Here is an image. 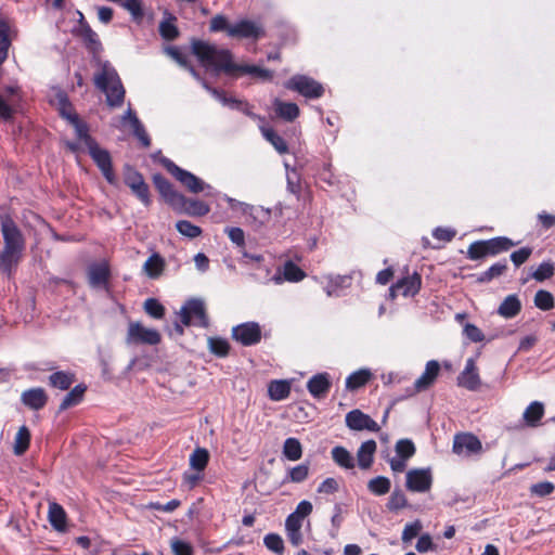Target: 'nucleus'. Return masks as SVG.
<instances>
[{
  "instance_id": "f257e3e1",
  "label": "nucleus",
  "mask_w": 555,
  "mask_h": 555,
  "mask_svg": "<svg viewBox=\"0 0 555 555\" xmlns=\"http://www.w3.org/2000/svg\"><path fill=\"white\" fill-rule=\"evenodd\" d=\"M192 53L204 67L211 69L216 74L221 72L227 75L241 73L248 74L262 81H271L273 79L272 70L261 68L257 65L235 64L230 50L218 49L216 46L199 39L192 41Z\"/></svg>"
},
{
  "instance_id": "f03ea898",
  "label": "nucleus",
  "mask_w": 555,
  "mask_h": 555,
  "mask_svg": "<svg viewBox=\"0 0 555 555\" xmlns=\"http://www.w3.org/2000/svg\"><path fill=\"white\" fill-rule=\"evenodd\" d=\"M94 83L106 94V103L111 107H120L125 101V88L117 70L109 62L102 63L101 73L95 75Z\"/></svg>"
},
{
  "instance_id": "7ed1b4c3",
  "label": "nucleus",
  "mask_w": 555,
  "mask_h": 555,
  "mask_svg": "<svg viewBox=\"0 0 555 555\" xmlns=\"http://www.w3.org/2000/svg\"><path fill=\"white\" fill-rule=\"evenodd\" d=\"M518 244L519 242H515L507 236H495L490 240L475 241L468 246L466 256L474 261L481 260L486 257H495L502 253H506Z\"/></svg>"
},
{
  "instance_id": "20e7f679",
  "label": "nucleus",
  "mask_w": 555,
  "mask_h": 555,
  "mask_svg": "<svg viewBox=\"0 0 555 555\" xmlns=\"http://www.w3.org/2000/svg\"><path fill=\"white\" fill-rule=\"evenodd\" d=\"M159 164L191 193L198 194L207 191V194H210L211 185L205 183L192 172L179 167L170 158L162 156Z\"/></svg>"
},
{
  "instance_id": "39448f33",
  "label": "nucleus",
  "mask_w": 555,
  "mask_h": 555,
  "mask_svg": "<svg viewBox=\"0 0 555 555\" xmlns=\"http://www.w3.org/2000/svg\"><path fill=\"white\" fill-rule=\"evenodd\" d=\"M180 321L183 325H195L203 328L209 326V318L206 312L205 302L201 298H190L179 311Z\"/></svg>"
},
{
  "instance_id": "423d86ee",
  "label": "nucleus",
  "mask_w": 555,
  "mask_h": 555,
  "mask_svg": "<svg viewBox=\"0 0 555 555\" xmlns=\"http://www.w3.org/2000/svg\"><path fill=\"white\" fill-rule=\"evenodd\" d=\"M284 87L287 90L295 91L310 100L320 99L324 94V87L322 83L307 75L297 74L292 76L287 81H285Z\"/></svg>"
},
{
  "instance_id": "0eeeda50",
  "label": "nucleus",
  "mask_w": 555,
  "mask_h": 555,
  "mask_svg": "<svg viewBox=\"0 0 555 555\" xmlns=\"http://www.w3.org/2000/svg\"><path fill=\"white\" fill-rule=\"evenodd\" d=\"M0 230L3 238V247L24 251L26 238L10 214L0 215Z\"/></svg>"
},
{
  "instance_id": "6e6552de",
  "label": "nucleus",
  "mask_w": 555,
  "mask_h": 555,
  "mask_svg": "<svg viewBox=\"0 0 555 555\" xmlns=\"http://www.w3.org/2000/svg\"><path fill=\"white\" fill-rule=\"evenodd\" d=\"M23 95L18 86H5L0 90V119L10 121L22 108Z\"/></svg>"
},
{
  "instance_id": "1a4fd4ad",
  "label": "nucleus",
  "mask_w": 555,
  "mask_h": 555,
  "mask_svg": "<svg viewBox=\"0 0 555 555\" xmlns=\"http://www.w3.org/2000/svg\"><path fill=\"white\" fill-rule=\"evenodd\" d=\"M162 336L157 330L146 328L140 322H130L126 344L128 345H158Z\"/></svg>"
},
{
  "instance_id": "9d476101",
  "label": "nucleus",
  "mask_w": 555,
  "mask_h": 555,
  "mask_svg": "<svg viewBox=\"0 0 555 555\" xmlns=\"http://www.w3.org/2000/svg\"><path fill=\"white\" fill-rule=\"evenodd\" d=\"M231 337L242 346L250 347L261 341L262 332L259 323L249 321L233 326Z\"/></svg>"
},
{
  "instance_id": "9b49d317",
  "label": "nucleus",
  "mask_w": 555,
  "mask_h": 555,
  "mask_svg": "<svg viewBox=\"0 0 555 555\" xmlns=\"http://www.w3.org/2000/svg\"><path fill=\"white\" fill-rule=\"evenodd\" d=\"M89 155L109 184H116L117 179L113 169L111 154L107 150L101 149L98 142L88 149Z\"/></svg>"
},
{
  "instance_id": "f8f14e48",
  "label": "nucleus",
  "mask_w": 555,
  "mask_h": 555,
  "mask_svg": "<svg viewBox=\"0 0 555 555\" xmlns=\"http://www.w3.org/2000/svg\"><path fill=\"white\" fill-rule=\"evenodd\" d=\"M433 485L431 469L413 468L406 473L405 488L411 492L424 493L430 490Z\"/></svg>"
},
{
  "instance_id": "ddd939ff",
  "label": "nucleus",
  "mask_w": 555,
  "mask_h": 555,
  "mask_svg": "<svg viewBox=\"0 0 555 555\" xmlns=\"http://www.w3.org/2000/svg\"><path fill=\"white\" fill-rule=\"evenodd\" d=\"M440 372V364L437 360H430L425 365V371L415 380L412 388L406 389L404 398L412 397L415 393L429 389L436 382Z\"/></svg>"
},
{
  "instance_id": "4468645a",
  "label": "nucleus",
  "mask_w": 555,
  "mask_h": 555,
  "mask_svg": "<svg viewBox=\"0 0 555 555\" xmlns=\"http://www.w3.org/2000/svg\"><path fill=\"white\" fill-rule=\"evenodd\" d=\"M264 35L266 31L262 26L250 20H241L229 28V37L237 39L258 40Z\"/></svg>"
},
{
  "instance_id": "2eb2a0df",
  "label": "nucleus",
  "mask_w": 555,
  "mask_h": 555,
  "mask_svg": "<svg viewBox=\"0 0 555 555\" xmlns=\"http://www.w3.org/2000/svg\"><path fill=\"white\" fill-rule=\"evenodd\" d=\"M152 181L155 189L158 191L163 199L170 206L173 207L179 203L184 202V195L178 192L172 183L165 178L162 173H154Z\"/></svg>"
},
{
  "instance_id": "dca6fc26",
  "label": "nucleus",
  "mask_w": 555,
  "mask_h": 555,
  "mask_svg": "<svg viewBox=\"0 0 555 555\" xmlns=\"http://www.w3.org/2000/svg\"><path fill=\"white\" fill-rule=\"evenodd\" d=\"M346 425L351 430H369L377 433L380 428L379 425L367 414L361 410L354 409L346 414Z\"/></svg>"
},
{
  "instance_id": "f3484780",
  "label": "nucleus",
  "mask_w": 555,
  "mask_h": 555,
  "mask_svg": "<svg viewBox=\"0 0 555 555\" xmlns=\"http://www.w3.org/2000/svg\"><path fill=\"white\" fill-rule=\"evenodd\" d=\"M452 449L456 454L472 455L480 452L482 444L477 436L470 433H462L454 436Z\"/></svg>"
},
{
  "instance_id": "a211bd4d",
  "label": "nucleus",
  "mask_w": 555,
  "mask_h": 555,
  "mask_svg": "<svg viewBox=\"0 0 555 555\" xmlns=\"http://www.w3.org/2000/svg\"><path fill=\"white\" fill-rule=\"evenodd\" d=\"M421 287L422 276L414 272L411 276L397 281L389 291L392 297H396L398 294H401L403 297H413L418 294Z\"/></svg>"
},
{
  "instance_id": "6ab92c4d",
  "label": "nucleus",
  "mask_w": 555,
  "mask_h": 555,
  "mask_svg": "<svg viewBox=\"0 0 555 555\" xmlns=\"http://www.w3.org/2000/svg\"><path fill=\"white\" fill-rule=\"evenodd\" d=\"M457 385L469 391H476L481 385V379L478 374L476 362L474 358L466 360L464 370L459 374Z\"/></svg>"
},
{
  "instance_id": "aec40b11",
  "label": "nucleus",
  "mask_w": 555,
  "mask_h": 555,
  "mask_svg": "<svg viewBox=\"0 0 555 555\" xmlns=\"http://www.w3.org/2000/svg\"><path fill=\"white\" fill-rule=\"evenodd\" d=\"M332 387L331 375L327 372L318 373L307 382L309 393L315 399H324Z\"/></svg>"
},
{
  "instance_id": "412c9836",
  "label": "nucleus",
  "mask_w": 555,
  "mask_h": 555,
  "mask_svg": "<svg viewBox=\"0 0 555 555\" xmlns=\"http://www.w3.org/2000/svg\"><path fill=\"white\" fill-rule=\"evenodd\" d=\"M24 251L3 247L0 250V272L11 279L23 258Z\"/></svg>"
},
{
  "instance_id": "4be33fe9",
  "label": "nucleus",
  "mask_w": 555,
  "mask_h": 555,
  "mask_svg": "<svg viewBox=\"0 0 555 555\" xmlns=\"http://www.w3.org/2000/svg\"><path fill=\"white\" fill-rule=\"evenodd\" d=\"M111 270L107 263H92L88 268L89 285L93 288L107 287Z\"/></svg>"
},
{
  "instance_id": "5701e85b",
  "label": "nucleus",
  "mask_w": 555,
  "mask_h": 555,
  "mask_svg": "<svg viewBox=\"0 0 555 555\" xmlns=\"http://www.w3.org/2000/svg\"><path fill=\"white\" fill-rule=\"evenodd\" d=\"M21 402L34 411L43 409L48 402V395L41 387H35L22 392Z\"/></svg>"
},
{
  "instance_id": "b1692460",
  "label": "nucleus",
  "mask_w": 555,
  "mask_h": 555,
  "mask_svg": "<svg viewBox=\"0 0 555 555\" xmlns=\"http://www.w3.org/2000/svg\"><path fill=\"white\" fill-rule=\"evenodd\" d=\"M305 276L306 273L301 268H299L292 260H287L284 263L282 271L275 273L271 281H273L275 284H281L283 281L296 283L304 280Z\"/></svg>"
},
{
  "instance_id": "393cba45",
  "label": "nucleus",
  "mask_w": 555,
  "mask_h": 555,
  "mask_svg": "<svg viewBox=\"0 0 555 555\" xmlns=\"http://www.w3.org/2000/svg\"><path fill=\"white\" fill-rule=\"evenodd\" d=\"M172 209L192 217H203L210 211V207L203 201L186 198L185 196L184 202L177 204Z\"/></svg>"
},
{
  "instance_id": "a878e982",
  "label": "nucleus",
  "mask_w": 555,
  "mask_h": 555,
  "mask_svg": "<svg viewBox=\"0 0 555 555\" xmlns=\"http://www.w3.org/2000/svg\"><path fill=\"white\" fill-rule=\"evenodd\" d=\"M62 117L66 118L74 126L77 137L83 141L87 149L96 143L95 139L89 134L88 125L81 121L77 114H66L63 108Z\"/></svg>"
},
{
  "instance_id": "bb28decb",
  "label": "nucleus",
  "mask_w": 555,
  "mask_h": 555,
  "mask_svg": "<svg viewBox=\"0 0 555 555\" xmlns=\"http://www.w3.org/2000/svg\"><path fill=\"white\" fill-rule=\"evenodd\" d=\"M377 444L375 440L370 439L364 441L357 452L358 465L361 469H369L374 461Z\"/></svg>"
},
{
  "instance_id": "cd10ccee",
  "label": "nucleus",
  "mask_w": 555,
  "mask_h": 555,
  "mask_svg": "<svg viewBox=\"0 0 555 555\" xmlns=\"http://www.w3.org/2000/svg\"><path fill=\"white\" fill-rule=\"evenodd\" d=\"M87 391V386L85 384L76 385L69 392L65 395L62 402L59 405V412L66 411L67 409L79 404Z\"/></svg>"
},
{
  "instance_id": "c85d7f7f",
  "label": "nucleus",
  "mask_w": 555,
  "mask_h": 555,
  "mask_svg": "<svg viewBox=\"0 0 555 555\" xmlns=\"http://www.w3.org/2000/svg\"><path fill=\"white\" fill-rule=\"evenodd\" d=\"M507 260L502 259L492 266H490L486 271L481 272L476 278V282L479 284L490 283L492 280L503 275L507 271Z\"/></svg>"
},
{
  "instance_id": "c756f323",
  "label": "nucleus",
  "mask_w": 555,
  "mask_h": 555,
  "mask_svg": "<svg viewBox=\"0 0 555 555\" xmlns=\"http://www.w3.org/2000/svg\"><path fill=\"white\" fill-rule=\"evenodd\" d=\"M521 310V302L517 295H508L505 297V299L501 302L498 309V313L505 318V319H512L516 317Z\"/></svg>"
},
{
  "instance_id": "7c9ffc66",
  "label": "nucleus",
  "mask_w": 555,
  "mask_h": 555,
  "mask_svg": "<svg viewBox=\"0 0 555 555\" xmlns=\"http://www.w3.org/2000/svg\"><path fill=\"white\" fill-rule=\"evenodd\" d=\"M386 508L390 513H398L403 508H412V505L409 503L403 491L399 487H396L388 498Z\"/></svg>"
},
{
  "instance_id": "2f4dec72",
  "label": "nucleus",
  "mask_w": 555,
  "mask_h": 555,
  "mask_svg": "<svg viewBox=\"0 0 555 555\" xmlns=\"http://www.w3.org/2000/svg\"><path fill=\"white\" fill-rule=\"evenodd\" d=\"M48 517H49V521L51 524V526L57 530V531H65L66 530V513L64 511V508L53 502V503H50L49 504V514H48Z\"/></svg>"
},
{
  "instance_id": "473e14b6",
  "label": "nucleus",
  "mask_w": 555,
  "mask_h": 555,
  "mask_svg": "<svg viewBox=\"0 0 555 555\" xmlns=\"http://www.w3.org/2000/svg\"><path fill=\"white\" fill-rule=\"evenodd\" d=\"M268 393L271 400L282 401L291 393V384L285 379L271 380L268 386Z\"/></svg>"
},
{
  "instance_id": "72a5a7b5",
  "label": "nucleus",
  "mask_w": 555,
  "mask_h": 555,
  "mask_svg": "<svg viewBox=\"0 0 555 555\" xmlns=\"http://www.w3.org/2000/svg\"><path fill=\"white\" fill-rule=\"evenodd\" d=\"M80 36L88 49L96 52L101 49V42L98 34L90 27V25L83 21V16L80 18Z\"/></svg>"
},
{
  "instance_id": "f704fd0d",
  "label": "nucleus",
  "mask_w": 555,
  "mask_h": 555,
  "mask_svg": "<svg viewBox=\"0 0 555 555\" xmlns=\"http://www.w3.org/2000/svg\"><path fill=\"white\" fill-rule=\"evenodd\" d=\"M275 113L279 117L286 121H293L299 116V107L293 102L274 101Z\"/></svg>"
},
{
  "instance_id": "c9c22d12",
  "label": "nucleus",
  "mask_w": 555,
  "mask_h": 555,
  "mask_svg": "<svg viewBox=\"0 0 555 555\" xmlns=\"http://www.w3.org/2000/svg\"><path fill=\"white\" fill-rule=\"evenodd\" d=\"M75 382V374L66 371H57L49 376V385L60 390H68Z\"/></svg>"
},
{
  "instance_id": "e433bc0d",
  "label": "nucleus",
  "mask_w": 555,
  "mask_h": 555,
  "mask_svg": "<svg viewBox=\"0 0 555 555\" xmlns=\"http://www.w3.org/2000/svg\"><path fill=\"white\" fill-rule=\"evenodd\" d=\"M165 14L167 15V18L160 22L158 30L163 39L171 41L177 39L180 34L175 24L177 17L169 12H166Z\"/></svg>"
},
{
  "instance_id": "4c0bfd02",
  "label": "nucleus",
  "mask_w": 555,
  "mask_h": 555,
  "mask_svg": "<svg viewBox=\"0 0 555 555\" xmlns=\"http://www.w3.org/2000/svg\"><path fill=\"white\" fill-rule=\"evenodd\" d=\"M144 272L151 279H157L164 271L165 260L157 254H152L144 263Z\"/></svg>"
},
{
  "instance_id": "58836bf2",
  "label": "nucleus",
  "mask_w": 555,
  "mask_h": 555,
  "mask_svg": "<svg viewBox=\"0 0 555 555\" xmlns=\"http://www.w3.org/2000/svg\"><path fill=\"white\" fill-rule=\"evenodd\" d=\"M544 415V405L542 402H531L524 412V420L528 426L535 427L539 425Z\"/></svg>"
},
{
  "instance_id": "ea45409f",
  "label": "nucleus",
  "mask_w": 555,
  "mask_h": 555,
  "mask_svg": "<svg viewBox=\"0 0 555 555\" xmlns=\"http://www.w3.org/2000/svg\"><path fill=\"white\" fill-rule=\"evenodd\" d=\"M333 461L345 469H351L354 467V460L351 453L341 446H336L331 451Z\"/></svg>"
},
{
  "instance_id": "a19ab883",
  "label": "nucleus",
  "mask_w": 555,
  "mask_h": 555,
  "mask_svg": "<svg viewBox=\"0 0 555 555\" xmlns=\"http://www.w3.org/2000/svg\"><path fill=\"white\" fill-rule=\"evenodd\" d=\"M372 373L369 370H359L346 378V389L354 391L365 386L371 379Z\"/></svg>"
},
{
  "instance_id": "79ce46f5",
  "label": "nucleus",
  "mask_w": 555,
  "mask_h": 555,
  "mask_svg": "<svg viewBox=\"0 0 555 555\" xmlns=\"http://www.w3.org/2000/svg\"><path fill=\"white\" fill-rule=\"evenodd\" d=\"M391 489V481L388 477L385 476H376L369 480L367 490L376 495L382 496L387 494Z\"/></svg>"
},
{
  "instance_id": "37998d69",
  "label": "nucleus",
  "mask_w": 555,
  "mask_h": 555,
  "mask_svg": "<svg viewBox=\"0 0 555 555\" xmlns=\"http://www.w3.org/2000/svg\"><path fill=\"white\" fill-rule=\"evenodd\" d=\"M262 135L269 141L279 154L288 153V145L286 141L275 132L272 128H261Z\"/></svg>"
},
{
  "instance_id": "c03bdc74",
  "label": "nucleus",
  "mask_w": 555,
  "mask_h": 555,
  "mask_svg": "<svg viewBox=\"0 0 555 555\" xmlns=\"http://www.w3.org/2000/svg\"><path fill=\"white\" fill-rule=\"evenodd\" d=\"M203 87L223 105L230 106L231 108L240 109L241 105L243 104L242 101L236 100L234 98H229L223 90L214 88L209 86L206 81H203Z\"/></svg>"
},
{
  "instance_id": "a18cd8bd",
  "label": "nucleus",
  "mask_w": 555,
  "mask_h": 555,
  "mask_svg": "<svg viewBox=\"0 0 555 555\" xmlns=\"http://www.w3.org/2000/svg\"><path fill=\"white\" fill-rule=\"evenodd\" d=\"M283 455L289 461H298L302 456V447L297 438H287L283 444Z\"/></svg>"
},
{
  "instance_id": "49530a36",
  "label": "nucleus",
  "mask_w": 555,
  "mask_h": 555,
  "mask_svg": "<svg viewBox=\"0 0 555 555\" xmlns=\"http://www.w3.org/2000/svg\"><path fill=\"white\" fill-rule=\"evenodd\" d=\"M30 443V431L29 429L23 425L20 427L16 436H15V443H14V453L16 455L24 454L27 449L29 448Z\"/></svg>"
},
{
  "instance_id": "de8ad7c7",
  "label": "nucleus",
  "mask_w": 555,
  "mask_h": 555,
  "mask_svg": "<svg viewBox=\"0 0 555 555\" xmlns=\"http://www.w3.org/2000/svg\"><path fill=\"white\" fill-rule=\"evenodd\" d=\"M209 462V452L205 448H196L190 456V465L197 472H203Z\"/></svg>"
},
{
  "instance_id": "09e8293b",
  "label": "nucleus",
  "mask_w": 555,
  "mask_h": 555,
  "mask_svg": "<svg viewBox=\"0 0 555 555\" xmlns=\"http://www.w3.org/2000/svg\"><path fill=\"white\" fill-rule=\"evenodd\" d=\"M230 344L225 338L222 337H209L208 338V349L209 351L219 357L224 358L230 352Z\"/></svg>"
},
{
  "instance_id": "8fccbe9b",
  "label": "nucleus",
  "mask_w": 555,
  "mask_h": 555,
  "mask_svg": "<svg viewBox=\"0 0 555 555\" xmlns=\"http://www.w3.org/2000/svg\"><path fill=\"white\" fill-rule=\"evenodd\" d=\"M534 306L542 310V311H548L554 308V296L551 292L545 289H539L533 298Z\"/></svg>"
},
{
  "instance_id": "3c124183",
  "label": "nucleus",
  "mask_w": 555,
  "mask_h": 555,
  "mask_svg": "<svg viewBox=\"0 0 555 555\" xmlns=\"http://www.w3.org/2000/svg\"><path fill=\"white\" fill-rule=\"evenodd\" d=\"M9 24L0 20V65L7 60L8 57V50L11 44L9 39Z\"/></svg>"
},
{
  "instance_id": "603ef678",
  "label": "nucleus",
  "mask_w": 555,
  "mask_h": 555,
  "mask_svg": "<svg viewBox=\"0 0 555 555\" xmlns=\"http://www.w3.org/2000/svg\"><path fill=\"white\" fill-rule=\"evenodd\" d=\"M555 273L554 263L551 261H543L539 264L535 271L531 273V278L537 282H543L551 279Z\"/></svg>"
},
{
  "instance_id": "864d4df0",
  "label": "nucleus",
  "mask_w": 555,
  "mask_h": 555,
  "mask_svg": "<svg viewBox=\"0 0 555 555\" xmlns=\"http://www.w3.org/2000/svg\"><path fill=\"white\" fill-rule=\"evenodd\" d=\"M143 308L150 317L157 320L163 319L166 311L165 307L156 298H147L144 301Z\"/></svg>"
},
{
  "instance_id": "5fc2aeb1",
  "label": "nucleus",
  "mask_w": 555,
  "mask_h": 555,
  "mask_svg": "<svg viewBox=\"0 0 555 555\" xmlns=\"http://www.w3.org/2000/svg\"><path fill=\"white\" fill-rule=\"evenodd\" d=\"M264 546L271 552L282 555L284 553V542L280 534L268 533L263 538Z\"/></svg>"
},
{
  "instance_id": "6e6d98bb",
  "label": "nucleus",
  "mask_w": 555,
  "mask_h": 555,
  "mask_svg": "<svg viewBox=\"0 0 555 555\" xmlns=\"http://www.w3.org/2000/svg\"><path fill=\"white\" fill-rule=\"evenodd\" d=\"M178 232L186 237L195 238L202 234V229L188 220H179L176 223Z\"/></svg>"
},
{
  "instance_id": "4d7b16f0",
  "label": "nucleus",
  "mask_w": 555,
  "mask_h": 555,
  "mask_svg": "<svg viewBox=\"0 0 555 555\" xmlns=\"http://www.w3.org/2000/svg\"><path fill=\"white\" fill-rule=\"evenodd\" d=\"M124 182L130 189L135 184L144 182V178L140 171L130 165L124 167Z\"/></svg>"
},
{
  "instance_id": "13d9d810",
  "label": "nucleus",
  "mask_w": 555,
  "mask_h": 555,
  "mask_svg": "<svg viewBox=\"0 0 555 555\" xmlns=\"http://www.w3.org/2000/svg\"><path fill=\"white\" fill-rule=\"evenodd\" d=\"M124 8L132 15V20L140 24L144 17V11L141 0H126Z\"/></svg>"
},
{
  "instance_id": "bf43d9fd",
  "label": "nucleus",
  "mask_w": 555,
  "mask_h": 555,
  "mask_svg": "<svg viewBox=\"0 0 555 555\" xmlns=\"http://www.w3.org/2000/svg\"><path fill=\"white\" fill-rule=\"evenodd\" d=\"M415 446L410 439H400L396 443V452L403 460H409L415 454Z\"/></svg>"
},
{
  "instance_id": "052dcab7",
  "label": "nucleus",
  "mask_w": 555,
  "mask_h": 555,
  "mask_svg": "<svg viewBox=\"0 0 555 555\" xmlns=\"http://www.w3.org/2000/svg\"><path fill=\"white\" fill-rule=\"evenodd\" d=\"M130 190L145 207L151 206L152 199L150 195V188L145 181L140 184H135L130 188Z\"/></svg>"
},
{
  "instance_id": "680f3d73",
  "label": "nucleus",
  "mask_w": 555,
  "mask_h": 555,
  "mask_svg": "<svg viewBox=\"0 0 555 555\" xmlns=\"http://www.w3.org/2000/svg\"><path fill=\"white\" fill-rule=\"evenodd\" d=\"M423 528L422 521L420 519H416L412 522H409L404 526V529L402 531L401 540L404 543L410 542L412 539H414L418 533L421 532Z\"/></svg>"
},
{
  "instance_id": "e2e57ef3",
  "label": "nucleus",
  "mask_w": 555,
  "mask_h": 555,
  "mask_svg": "<svg viewBox=\"0 0 555 555\" xmlns=\"http://www.w3.org/2000/svg\"><path fill=\"white\" fill-rule=\"evenodd\" d=\"M533 248L530 246L521 247L515 251H513L509 256L511 261L513 264L518 268L530 258L532 255Z\"/></svg>"
},
{
  "instance_id": "0e129e2a",
  "label": "nucleus",
  "mask_w": 555,
  "mask_h": 555,
  "mask_svg": "<svg viewBox=\"0 0 555 555\" xmlns=\"http://www.w3.org/2000/svg\"><path fill=\"white\" fill-rule=\"evenodd\" d=\"M309 475V463L299 464L288 470V479L292 482H302Z\"/></svg>"
},
{
  "instance_id": "69168bd1",
  "label": "nucleus",
  "mask_w": 555,
  "mask_h": 555,
  "mask_svg": "<svg viewBox=\"0 0 555 555\" xmlns=\"http://www.w3.org/2000/svg\"><path fill=\"white\" fill-rule=\"evenodd\" d=\"M230 26L231 25L228 23V20L224 15L217 14L210 21L209 30L212 33L227 31L229 35Z\"/></svg>"
},
{
  "instance_id": "338daca9",
  "label": "nucleus",
  "mask_w": 555,
  "mask_h": 555,
  "mask_svg": "<svg viewBox=\"0 0 555 555\" xmlns=\"http://www.w3.org/2000/svg\"><path fill=\"white\" fill-rule=\"evenodd\" d=\"M464 335L473 343H480L485 339V335L475 324L466 323L463 328Z\"/></svg>"
},
{
  "instance_id": "774afa93",
  "label": "nucleus",
  "mask_w": 555,
  "mask_h": 555,
  "mask_svg": "<svg viewBox=\"0 0 555 555\" xmlns=\"http://www.w3.org/2000/svg\"><path fill=\"white\" fill-rule=\"evenodd\" d=\"M171 548L175 555H193L192 545L183 540H172Z\"/></svg>"
}]
</instances>
